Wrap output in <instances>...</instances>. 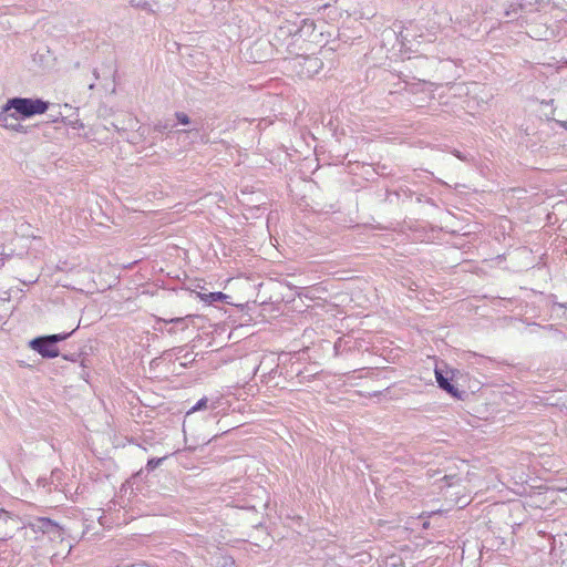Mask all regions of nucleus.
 Returning <instances> with one entry per match:
<instances>
[{"label":"nucleus","mask_w":567,"mask_h":567,"mask_svg":"<svg viewBox=\"0 0 567 567\" xmlns=\"http://www.w3.org/2000/svg\"><path fill=\"white\" fill-rule=\"evenodd\" d=\"M63 358L66 359V360H72V361L75 360V359L71 358V355H63Z\"/></svg>","instance_id":"obj_21"},{"label":"nucleus","mask_w":567,"mask_h":567,"mask_svg":"<svg viewBox=\"0 0 567 567\" xmlns=\"http://www.w3.org/2000/svg\"><path fill=\"white\" fill-rule=\"evenodd\" d=\"M63 358L66 359V360H72V361L75 360V359L71 358V355H63Z\"/></svg>","instance_id":"obj_20"},{"label":"nucleus","mask_w":567,"mask_h":567,"mask_svg":"<svg viewBox=\"0 0 567 567\" xmlns=\"http://www.w3.org/2000/svg\"><path fill=\"white\" fill-rule=\"evenodd\" d=\"M285 29H287V33L291 35L296 41L299 39L308 40L309 42L319 43L318 35H322V33H317V27L313 21L303 20L302 24L292 30L290 27H281L280 32L285 33Z\"/></svg>","instance_id":"obj_4"},{"label":"nucleus","mask_w":567,"mask_h":567,"mask_svg":"<svg viewBox=\"0 0 567 567\" xmlns=\"http://www.w3.org/2000/svg\"><path fill=\"white\" fill-rule=\"evenodd\" d=\"M6 255L3 245L0 244V261L2 260V257Z\"/></svg>","instance_id":"obj_17"},{"label":"nucleus","mask_w":567,"mask_h":567,"mask_svg":"<svg viewBox=\"0 0 567 567\" xmlns=\"http://www.w3.org/2000/svg\"><path fill=\"white\" fill-rule=\"evenodd\" d=\"M71 333L72 332L38 337L29 342V347L43 358H55L59 355L56 343L65 340Z\"/></svg>","instance_id":"obj_3"},{"label":"nucleus","mask_w":567,"mask_h":567,"mask_svg":"<svg viewBox=\"0 0 567 567\" xmlns=\"http://www.w3.org/2000/svg\"><path fill=\"white\" fill-rule=\"evenodd\" d=\"M168 128V125L167 124H162V123H158L154 126V130L159 132V133H163L165 130Z\"/></svg>","instance_id":"obj_15"},{"label":"nucleus","mask_w":567,"mask_h":567,"mask_svg":"<svg viewBox=\"0 0 567 567\" xmlns=\"http://www.w3.org/2000/svg\"><path fill=\"white\" fill-rule=\"evenodd\" d=\"M262 44H264V43L256 42V43L254 44V48H259V47H261Z\"/></svg>","instance_id":"obj_19"},{"label":"nucleus","mask_w":567,"mask_h":567,"mask_svg":"<svg viewBox=\"0 0 567 567\" xmlns=\"http://www.w3.org/2000/svg\"><path fill=\"white\" fill-rule=\"evenodd\" d=\"M176 118L183 125H187V124L190 123V118L188 117V115L183 113V112H177L176 113Z\"/></svg>","instance_id":"obj_13"},{"label":"nucleus","mask_w":567,"mask_h":567,"mask_svg":"<svg viewBox=\"0 0 567 567\" xmlns=\"http://www.w3.org/2000/svg\"><path fill=\"white\" fill-rule=\"evenodd\" d=\"M207 404V399L204 398V399H200L197 404L192 409V411H198V410H202L203 408H205Z\"/></svg>","instance_id":"obj_14"},{"label":"nucleus","mask_w":567,"mask_h":567,"mask_svg":"<svg viewBox=\"0 0 567 567\" xmlns=\"http://www.w3.org/2000/svg\"><path fill=\"white\" fill-rule=\"evenodd\" d=\"M385 567H405V563L400 556L392 555L386 558Z\"/></svg>","instance_id":"obj_9"},{"label":"nucleus","mask_w":567,"mask_h":567,"mask_svg":"<svg viewBox=\"0 0 567 567\" xmlns=\"http://www.w3.org/2000/svg\"><path fill=\"white\" fill-rule=\"evenodd\" d=\"M18 120L16 113H10V111L4 110V107L0 112V126L2 127L19 131L22 126L19 124Z\"/></svg>","instance_id":"obj_7"},{"label":"nucleus","mask_w":567,"mask_h":567,"mask_svg":"<svg viewBox=\"0 0 567 567\" xmlns=\"http://www.w3.org/2000/svg\"><path fill=\"white\" fill-rule=\"evenodd\" d=\"M183 321V318H173L169 320V322H181Z\"/></svg>","instance_id":"obj_18"},{"label":"nucleus","mask_w":567,"mask_h":567,"mask_svg":"<svg viewBox=\"0 0 567 567\" xmlns=\"http://www.w3.org/2000/svg\"><path fill=\"white\" fill-rule=\"evenodd\" d=\"M435 378L436 382L439 383V386L446 391L449 394H451L453 398L462 399V394L464 392H461L453 383L452 379H449L444 372L441 369H435Z\"/></svg>","instance_id":"obj_5"},{"label":"nucleus","mask_w":567,"mask_h":567,"mask_svg":"<svg viewBox=\"0 0 567 567\" xmlns=\"http://www.w3.org/2000/svg\"><path fill=\"white\" fill-rule=\"evenodd\" d=\"M64 528L59 525V536L58 534H49V536L52 542H58L60 545H62L63 550H65V554L69 555L72 549V545L70 543L64 544Z\"/></svg>","instance_id":"obj_8"},{"label":"nucleus","mask_w":567,"mask_h":567,"mask_svg":"<svg viewBox=\"0 0 567 567\" xmlns=\"http://www.w3.org/2000/svg\"><path fill=\"white\" fill-rule=\"evenodd\" d=\"M323 66L321 59L315 55L297 54L288 60L287 68L295 72L299 78H312Z\"/></svg>","instance_id":"obj_2"},{"label":"nucleus","mask_w":567,"mask_h":567,"mask_svg":"<svg viewBox=\"0 0 567 567\" xmlns=\"http://www.w3.org/2000/svg\"><path fill=\"white\" fill-rule=\"evenodd\" d=\"M1 513H2V514H4V515H7V513L4 512V509H1ZM6 517L8 518V516H6Z\"/></svg>","instance_id":"obj_22"},{"label":"nucleus","mask_w":567,"mask_h":567,"mask_svg":"<svg viewBox=\"0 0 567 567\" xmlns=\"http://www.w3.org/2000/svg\"><path fill=\"white\" fill-rule=\"evenodd\" d=\"M210 302L223 301L226 298V295L223 292H212L207 296Z\"/></svg>","instance_id":"obj_12"},{"label":"nucleus","mask_w":567,"mask_h":567,"mask_svg":"<svg viewBox=\"0 0 567 567\" xmlns=\"http://www.w3.org/2000/svg\"><path fill=\"white\" fill-rule=\"evenodd\" d=\"M49 109V103L40 99L12 97L4 105V110H13L16 114L22 117H31L37 114H43Z\"/></svg>","instance_id":"obj_1"},{"label":"nucleus","mask_w":567,"mask_h":567,"mask_svg":"<svg viewBox=\"0 0 567 567\" xmlns=\"http://www.w3.org/2000/svg\"><path fill=\"white\" fill-rule=\"evenodd\" d=\"M32 527L34 529L41 530L44 534H58L59 535V524L51 520L47 517H38L34 523H32Z\"/></svg>","instance_id":"obj_6"},{"label":"nucleus","mask_w":567,"mask_h":567,"mask_svg":"<svg viewBox=\"0 0 567 567\" xmlns=\"http://www.w3.org/2000/svg\"><path fill=\"white\" fill-rule=\"evenodd\" d=\"M165 460V457H159V458H151L148 460L147 464H146V470L148 472L151 471H154L157 466L161 465V463Z\"/></svg>","instance_id":"obj_10"},{"label":"nucleus","mask_w":567,"mask_h":567,"mask_svg":"<svg viewBox=\"0 0 567 567\" xmlns=\"http://www.w3.org/2000/svg\"><path fill=\"white\" fill-rule=\"evenodd\" d=\"M123 567H151V566L145 563H137V564L127 565V566H123Z\"/></svg>","instance_id":"obj_16"},{"label":"nucleus","mask_w":567,"mask_h":567,"mask_svg":"<svg viewBox=\"0 0 567 567\" xmlns=\"http://www.w3.org/2000/svg\"><path fill=\"white\" fill-rule=\"evenodd\" d=\"M130 3L131 6L135 7V8H141V9H144V10H148V11H153L151 9V6L147 1H136V0H130Z\"/></svg>","instance_id":"obj_11"}]
</instances>
